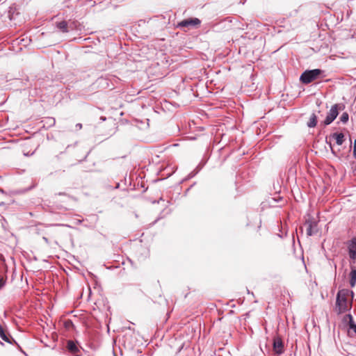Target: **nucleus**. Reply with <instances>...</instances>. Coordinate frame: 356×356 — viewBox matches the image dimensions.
<instances>
[{"label": "nucleus", "mask_w": 356, "mask_h": 356, "mask_svg": "<svg viewBox=\"0 0 356 356\" xmlns=\"http://www.w3.org/2000/svg\"><path fill=\"white\" fill-rule=\"evenodd\" d=\"M347 293L346 291L341 290L337 295L336 310L339 314L344 313L350 308V305L347 300Z\"/></svg>", "instance_id": "obj_1"}, {"label": "nucleus", "mask_w": 356, "mask_h": 356, "mask_svg": "<svg viewBox=\"0 0 356 356\" xmlns=\"http://www.w3.org/2000/svg\"><path fill=\"white\" fill-rule=\"evenodd\" d=\"M323 73V71L320 69L307 70L301 74L300 81L303 84H309L316 80Z\"/></svg>", "instance_id": "obj_2"}, {"label": "nucleus", "mask_w": 356, "mask_h": 356, "mask_svg": "<svg viewBox=\"0 0 356 356\" xmlns=\"http://www.w3.org/2000/svg\"><path fill=\"white\" fill-rule=\"evenodd\" d=\"M344 108L345 105L343 104H335L332 106L325 119L323 122V125L327 126L330 124L338 116L339 111H342Z\"/></svg>", "instance_id": "obj_3"}, {"label": "nucleus", "mask_w": 356, "mask_h": 356, "mask_svg": "<svg viewBox=\"0 0 356 356\" xmlns=\"http://www.w3.org/2000/svg\"><path fill=\"white\" fill-rule=\"evenodd\" d=\"M201 21L198 18H188L184 19L178 23L177 27H195L200 25Z\"/></svg>", "instance_id": "obj_4"}, {"label": "nucleus", "mask_w": 356, "mask_h": 356, "mask_svg": "<svg viewBox=\"0 0 356 356\" xmlns=\"http://www.w3.org/2000/svg\"><path fill=\"white\" fill-rule=\"evenodd\" d=\"M273 350L275 353L280 355L284 353V344L280 337H275L273 339Z\"/></svg>", "instance_id": "obj_5"}, {"label": "nucleus", "mask_w": 356, "mask_h": 356, "mask_svg": "<svg viewBox=\"0 0 356 356\" xmlns=\"http://www.w3.org/2000/svg\"><path fill=\"white\" fill-rule=\"evenodd\" d=\"M306 225H307V234L308 236H312L317 233V222L315 221H307Z\"/></svg>", "instance_id": "obj_6"}, {"label": "nucleus", "mask_w": 356, "mask_h": 356, "mask_svg": "<svg viewBox=\"0 0 356 356\" xmlns=\"http://www.w3.org/2000/svg\"><path fill=\"white\" fill-rule=\"evenodd\" d=\"M348 252L350 259H356V237L351 240L348 245Z\"/></svg>", "instance_id": "obj_7"}, {"label": "nucleus", "mask_w": 356, "mask_h": 356, "mask_svg": "<svg viewBox=\"0 0 356 356\" xmlns=\"http://www.w3.org/2000/svg\"><path fill=\"white\" fill-rule=\"evenodd\" d=\"M55 26L62 33H67L69 31L67 22L66 21L56 22Z\"/></svg>", "instance_id": "obj_8"}, {"label": "nucleus", "mask_w": 356, "mask_h": 356, "mask_svg": "<svg viewBox=\"0 0 356 356\" xmlns=\"http://www.w3.org/2000/svg\"><path fill=\"white\" fill-rule=\"evenodd\" d=\"M317 119L318 117L315 113H312L310 115V118L309 119V121L307 123V125L309 128H314L317 124Z\"/></svg>", "instance_id": "obj_9"}, {"label": "nucleus", "mask_w": 356, "mask_h": 356, "mask_svg": "<svg viewBox=\"0 0 356 356\" xmlns=\"http://www.w3.org/2000/svg\"><path fill=\"white\" fill-rule=\"evenodd\" d=\"M332 136L336 139V143L338 145H341L344 141V135L342 133L334 134Z\"/></svg>", "instance_id": "obj_10"}, {"label": "nucleus", "mask_w": 356, "mask_h": 356, "mask_svg": "<svg viewBox=\"0 0 356 356\" xmlns=\"http://www.w3.org/2000/svg\"><path fill=\"white\" fill-rule=\"evenodd\" d=\"M0 337L4 341H6L8 343H12L11 341L10 340V338L6 334V332H5L3 326L1 324H0Z\"/></svg>", "instance_id": "obj_11"}, {"label": "nucleus", "mask_w": 356, "mask_h": 356, "mask_svg": "<svg viewBox=\"0 0 356 356\" xmlns=\"http://www.w3.org/2000/svg\"><path fill=\"white\" fill-rule=\"evenodd\" d=\"M350 284L352 287L355 285L356 283V268H353L350 273Z\"/></svg>", "instance_id": "obj_12"}, {"label": "nucleus", "mask_w": 356, "mask_h": 356, "mask_svg": "<svg viewBox=\"0 0 356 356\" xmlns=\"http://www.w3.org/2000/svg\"><path fill=\"white\" fill-rule=\"evenodd\" d=\"M67 348L72 353H76V352L79 351L76 345L72 341H69L67 342Z\"/></svg>", "instance_id": "obj_13"}, {"label": "nucleus", "mask_w": 356, "mask_h": 356, "mask_svg": "<svg viewBox=\"0 0 356 356\" xmlns=\"http://www.w3.org/2000/svg\"><path fill=\"white\" fill-rule=\"evenodd\" d=\"M340 122H341L343 124H346L348 122L349 120V115L347 112H344L341 114V115L339 118Z\"/></svg>", "instance_id": "obj_14"}, {"label": "nucleus", "mask_w": 356, "mask_h": 356, "mask_svg": "<svg viewBox=\"0 0 356 356\" xmlns=\"http://www.w3.org/2000/svg\"><path fill=\"white\" fill-rule=\"evenodd\" d=\"M349 318H350L349 329H350V330H353L356 334V324L354 323L351 315H349Z\"/></svg>", "instance_id": "obj_15"}, {"label": "nucleus", "mask_w": 356, "mask_h": 356, "mask_svg": "<svg viewBox=\"0 0 356 356\" xmlns=\"http://www.w3.org/2000/svg\"><path fill=\"white\" fill-rule=\"evenodd\" d=\"M64 325L67 329H70L74 326V324L71 320H67L65 321Z\"/></svg>", "instance_id": "obj_16"}, {"label": "nucleus", "mask_w": 356, "mask_h": 356, "mask_svg": "<svg viewBox=\"0 0 356 356\" xmlns=\"http://www.w3.org/2000/svg\"><path fill=\"white\" fill-rule=\"evenodd\" d=\"M353 156L356 159V139L354 141Z\"/></svg>", "instance_id": "obj_17"}, {"label": "nucleus", "mask_w": 356, "mask_h": 356, "mask_svg": "<svg viewBox=\"0 0 356 356\" xmlns=\"http://www.w3.org/2000/svg\"><path fill=\"white\" fill-rule=\"evenodd\" d=\"M56 207L58 208V209H64V210H67V208L63 206V205H58V204H56Z\"/></svg>", "instance_id": "obj_18"}, {"label": "nucleus", "mask_w": 356, "mask_h": 356, "mask_svg": "<svg viewBox=\"0 0 356 356\" xmlns=\"http://www.w3.org/2000/svg\"><path fill=\"white\" fill-rule=\"evenodd\" d=\"M5 282L3 278L0 276V289H1L3 286Z\"/></svg>", "instance_id": "obj_19"}, {"label": "nucleus", "mask_w": 356, "mask_h": 356, "mask_svg": "<svg viewBox=\"0 0 356 356\" xmlns=\"http://www.w3.org/2000/svg\"><path fill=\"white\" fill-rule=\"evenodd\" d=\"M75 127H76V129L80 130V129H82V124L81 123H77Z\"/></svg>", "instance_id": "obj_20"}, {"label": "nucleus", "mask_w": 356, "mask_h": 356, "mask_svg": "<svg viewBox=\"0 0 356 356\" xmlns=\"http://www.w3.org/2000/svg\"><path fill=\"white\" fill-rule=\"evenodd\" d=\"M49 120H51V124H55V119L54 118H50Z\"/></svg>", "instance_id": "obj_21"}, {"label": "nucleus", "mask_w": 356, "mask_h": 356, "mask_svg": "<svg viewBox=\"0 0 356 356\" xmlns=\"http://www.w3.org/2000/svg\"><path fill=\"white\" fill-rule=\"evenodd\" d=\"M33 152H32L31 154H29V153H24V154L26 156H31V155H33Z\"/></svg>", "instance_id": "obj_22"}, {"label": "nucleus", "mask_w": 356, "mask_h": 356, "mask_svg": "<svg viewBox=\"0 0 356 356\" xmlns=\"http://www.w3.org/2000/svg\"><path fill=\"white\" fill-rule=\"evenodd\" d=\"M100 119H101V120H102V121H105V120H106V118H105V117H103V116H102V117L100 118Z\"/></svg>", "instance_id": "obj_23"}, {"label": "nucleus", "mask_w": 356, "mask_h": 356, "mask_svg": "<svg viewBox=\"0 0 356 356\" xmlns=\"http://www.w3.org/2000/svg\"><path fill=\"white\" fill-rule=\"evenodd\" d=\"M59 195H65V193H59Z\"/></svg>", "instance_id": "obj_24"}, {"label": "nucleus", "mask_w": 356, "mask_h": 356, "mask_svg": "<svg viewBox=\"0 0 356 356\" xmlns=\"http://www.w3.org/2000/svg\"><path fill=\"white\" fill-rule=\"evenodd\" d=\"M0 192L3 193V191L2 189L0 188Z\"/></svg>", "instance_id": "obj_25"}, {"label": "nucleus", "mask_w": 356, "mask_h": 356, "mask_svg": "<svg viewBox=\"0 0 356 356\" xmlns=\"http://www.w3.org/2000/svg\"><path fill=\"white\" fill-rule=\"evenodd\" d=\"M3 202L0 203V206H1V205H3Z\"/></svg>", "instance_id": "obj_26"}]
</instances>
